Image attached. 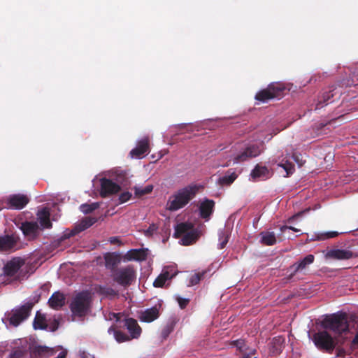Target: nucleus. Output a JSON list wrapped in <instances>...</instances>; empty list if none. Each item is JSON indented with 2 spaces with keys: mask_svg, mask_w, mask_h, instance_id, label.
<instances>
[{
  "mask_svg": "<svg viewBox=\"0 0 358 358\" xmlns=\"http://www.w3.org/2000/svg\"><path fill=\"white\" fill-rule=\"evenodd\" d=\"M199 187L196 185H189L178 189L169 199L166 209L176 211L184 208L193 199L199 192Z\"/></svg>",
  "mask_w": 358,
  "mask_h": 358,
  "instance_id": "f257e3e1",
  "label": "nucleus"
},
{
  "mask_svg": "<svg viewBox=\"0 0 358 358\" xmlns=\"http://www.w3.org/2000/svg\"><path fill=\"white\" fill-rule=\"evenodd\" d=\"M321 326L324 329L331 331L337 338L349 331V324L345 313H337L327 315L321 322Z\"/></svg>",
  "mask_w": 358,
  "mask_h": 358,
  "instance_id": "f03ea898",
  "label": "nucleus"
},
{
  "mask_svg": "<svg viewBox=\"0 0 358 358\" xmlns=\"http://www.w3.org/2000/svg\"><path fill=\"white\" fill-rule=\"evenodd\" d=\"M92 296L88 291H82L76 294L71 299L69 308L72 316L85 317L91 309Z\"/></svg>",
  "mask_w": 358,
  "mask_h": 358,
  "instance_id": "7ed1b4c3",
  "label": "nucleus"
},
{
  "mask_svg": "<svg viewBox=\"0 0 358 358\" xmlns=\"http://www.w3.org/2000/svg\"><path fill=\"white\" fill-rule=\"evenodd\" d=\"M201 232L198 228H194L190 222H181L176 227L174 236H182L181 242L183 245H189L194 243L200 237Z\"/></svg>",
  "mask_w": 358,
  "mask_h": 358,
  "instance_id": "20e7f679",
  "label": "nucleus"
},
{
  "mask_svg": "<svg viewBox=\"0 0 358 358\" xmlns=\"http://www.w3.org/2000/svg\"><path fill=\"white\" fill-rule=\"evenodd\" d=\"M136 274L135 266L129 264L114 270L111 273V278L117 285L127 288L136 281Z\"/></svg>",
  "mask_w": 358,
  "mask_h": 358,
  "instance_id": "39448f33",
  "label": "nucleus"
},
{
  "mask_svg": "<svg viewBox=\"0 0 358 358\" xmlns=\"http://www.w3.org/2000/svg\"><path fill=\"white\" fill-rule=\"evenodd\" d=\"M116 182L103 178L100 180L101 189L100 195L102 198H106L110 195L119 192L121 189L120 185H126L127 182V173L121 171L117 175Z\"/></svg>",
  "mask_w": 358,
  "mask_h": 358,
  "instance_id": "423d86ee",
  "label": "nucleus"
},
{
  "mask_svg": "<svg viewBox=\"0 0 358 358\" xmlns=\"http://www.w3.org/2000/svg\"><path fill=\"white\" fill-rule=\"evenodd\" d=\"M313 341L315 346L322 351L331 353L338 343V338H333L327 331H320L313 335Z\"/></svg>",
  "mask_w": 358,
  "mask_h": 358,
  "instance_id": "0eeeda50",
  "label": "nucleus"
},
{
  "mask_svg": "<svg viewBox=\"0 0 358 358\" xmlns=\"http://www.w3.org/2000/svg\"><path fill=\"white\" fill-rule=\"evenodd\" d=\"M285 90V87L282 83H273L268 85L266 89L258 92L255 95V99L261 102H266L282 96Z\"/></svg>",
  "mask_w": 358,
  "mask_h": 358,
  "instance_id": "6e6552de",
  "label": "nucleus"
},
{
  "mask_svg": "<svg viewBox=\"0 0 358 358\" xmlns=\"http://www.w3.org/2000/svg\"><path fill=\"white\" fill-rule=\"evenodd\" d=\"M33 306L32 303H27L18 309L13 310L8 317L10 324L17 327L22 322L27 320L30 315Z\"/></svg>",
  "mask_w": 358,
  "mask_h": 358,
  "instance_id": "1a4fd4ad",
  "label": "nucleus"
},
{
  "mask_svg": "<svg viewBox=\"0 0 358 358\" xmlns=\"http://www.w3.org/2000/svg\"><path fill=\"white\" fill-rule=\"evenodd\" d=\"M342 93V90L336 86H330L328 90L323 91L321 95L318 96L315 110L320 109L327 105L331 98L339 99Z\"/></svg>",
  "mask_w": 358,
  "mask_h": 358,
  "instance_id": "9d476101",
  "label": "nucleus"
},
{
  "mask_svg": "<svg viewBox=\"0 0 358 358\" xmlns=\"http://www.w3.org/2000/svg\"><path fill=\"white\" fill-rule=\"evenodd\" d=\"M19 238L15 234L0 235V252H11L17 249Z\"/></svg>",
  "mask_w": 358,
  "mask_h": 358,
  "instance_id": "9b49d317",
  "label": "nucleus"
},
{
  "mask_svg": "<svg viewBox=\"0 0 358 358\" xmlns=\"http://www.w3.org/2000/svg\"><path fill=\"white\" fill-rule=\"evenodd\" d=\"M20 229L22 231L23 235L29 241L36 239L39 236L41 230L38 224L36 222L32 221L22 222Z\"/></svg>",
  "mask_w": 358,
  "mask_h": 358,
  "instance_id": "f8f14e48",
  "label": "nucleus"
},
{
  "mask_svg": "<svg viewBox=\"0 0 358 358\" xmlns=\"http://www.w3.org/2000/svg\"><path fill=\"white\" fill-rule=\"evenodd\" d=\"M29 199L27 195L15 194L10 195L7 199V208L15 210L24 208L29 203Z\"/></svg>",
  "mask_w": 358,
  "mask_h": 358,
  "instance_id": "ddd939ff",
  "label": "nucleus"
},
{
  "mask_svg": "<svg viewBox=\"0 0 358 358\" xmlns=\"http://www.w3.org/2000/svg\"><path fill=\"white\" fill-rule=\"evenodd\" d=\"M260 147L257 145L248 146L243 152L238 154L234 159V163L245 162L251 158L256 157L261 154Z\"/></svg>",
  "mask_w": 358,
  "mask_h": 358,
  "instance_id": "4468645a",
  "label": "nucleus"
},
{
  "mask_svg": "<svg viewBox=\"0 0 358 358\" xmlns=\"http://www.w3.org/2000/svg\"><path fill=\"white\" fill-rule=\"evenodd\" d=\"M24 260L21 257H14L8 261L3 266V273L6 276L13 277L24 264Z\"/></svg>",
  "mask_w": 358,
  "mask_h": 358,
  "instance_id": "2eb2a0df",
  "label": "nucleus"
},
{
  "mask_svg": "<svg viewBox=\"0 0 358 358\" xmlns=\"http://www.w3.org/2000/svg\"><path fill=\"white\" fill-rule=\"evenodd\" d=\"M105 266L107 269L110 270L112 273L114 270L119 267L117 266L121 263L122 256L117 252H107L103 256Z\"/></svg>",
  "mask_w": 358,
  "mask_h": 358,
  "instance_id": "dca6fc26",
  "label": "nucleus"
},
{
  "mask_svg": "<svg viewBox=\"0 0 358 358\" xmlns=\"http://www.w3.org/2000/svg\"><path fill=\"white\" fill-rule=\"evenodd\" d=\"M326 258L336 260H346L355 257L354 253L349 250L345 249H331L329 250L326 255Z\"/></svg>",
  "mask_w": 358,
  "mask_h": 358,
  "instance_id": "f3484780",
  "label": "nucleus"
},
{
  "mask_svg": "<svg viewBox=\"0 0 358 358\" xmlns=\"http://www.w3.org/2000/svg\"><path fill=\"white\" fill-rule=\"evenodd\" d=\"M215 205V203L213 200L205 199L199 206L200 217L206 220H208L213 213Z\"/></svg>",
  "mask_w": 358,
  "mask_h": 358,
  "instance_id": "a211bd4d",
  "label": "nucleus"
},
{
  "mask_svg": "<svg viewBox=\"0 0 358 358\" xmlns=\"http://www.w3.org/2000/svg\"><path fill=\"white\" fill-rule=\"evenodd\" d=\"M149 151V139L144 138L140 140L135 148L131 150L130 155L132 157L141 158Z\"/></svg>",
  "mask_w": 358,
  "mask_h": 358,
  "instance_id": "6ab92c4d",
  "label": "nucleus"
},
{
  "mask_svg": "<svg viewBox=\"0 0 358 358\" xmlns=\"http://www.w3.org/2000/svg\"><path fill=\"white\" fill-rule=\"evenodd\" d=\"M66 303L65 295L60 292H54L48 299L49 306L54 310H59Z\"/></svg>",
  "mask_w": 358,
  "mask_h": 358,
  "instance_id": "aec40b11",
  "label": "nucleus"
},
{
  "mask_svg": "<svg viewBox=\"0 0 358 358\" xmlns=\"http://www.w3.org/2000/svg\"><path fill=\"white\" fill-rule=\"evenodd\" d=\"M159 317V308L155 306L141 313L139 320L144 322H152Z\"/></svg>",
  "mask_w": 358,
  "mask_h": 358,
  "instance_id": "412c9836",
  "label": "nucleus"
},
{
  "mask_svg": "<svg viewBox=\"0 0 358 358\" xmlns=\"http://www.w3.org/2000/svg\"><path fill=\"white\" fill-rule=\"evenodd\" d=\"M124 326L129 332L131 339L138 338L140 336L142 330L135 319L126 318L124 320Z\"/></svg>",
  "mask_w": 358,
  "mask_h": 358,
  "instance_id": "4be33fe9",
  "label": "nucleus"
},
{
  "mask_svg": "<svg viewBox=\"0 0 358 358\" xmlns=\"http://www.w3.org/2000/svg\"><path fill=\"white\" fill-rule=\"evenodd\" d=\"M147 255V250L145 249H131L125 255V259L129 261L135 260L142 262L146 259Z\"/></svg>",
  "mask_w": 358,
  "mask_h": 358,
  "instance_id": "5701e85b",
  "label": "nucleus"
},
{
  "mask_svg": "<svg viewBox=\"0 0 358 358\" xmlns=\"http://www.w3.org/2000/svg\"><path fill=\"white\" fill-rule=\"evenodd\" d=\"M314 260V255H308L300 262L294 263L293 265L290 266V268L293 271L292 275H294L297 272L306 268V266L313 263Z\"/></svg>",
  "mask_w": 358,
  "mask_h": 358,
  "instance_id": "b1692460",
  "label": "nucleus"
},
{
  "mask_svg": "<svg viewBox=\"0 0 358 358\" xmlns=\"http://www.w3.org/2000/svg\"><path fill=\"white\" fill-rule=\"evenodd\" d=\"M269 170L265 166L257 164L252 169L250 176L255 180L257 179H264L268 178Z\"/></svg>",
  "mask_w": 358,
  "mask_h": 358,
  "instance_id": "393cba45",
  "label": "nucleus"
},
{
  "mask_svg": "<svg viewBox=\"0 0 358 358\" xmlns=\"http://www.w3.org/2000/svg\"><path fill=\"white\" fill-rule=\"evenodd\" d=\"M238 175L233 169H229L225 175L218 179V184L221 186H229L237 178Z\"/></svg>",
  "mask_w": 358,
  "mask_h": 358,
  "instance_id": "a878e982",
  "label": "nucleus"
},
{
  "mask_svg": "<svg viewBox=\"0 0 358 358\" xmlns=\"http://www.w3.org/2000/svg\"><path fill=\"white\" fill-rule=\"evenodd\" d=\"M261 241L260 242L264 245H273L276 243V236L273 231H262L260 233Z\"/></svg>",
  "mask_w": 358,
  "mask_h": 358,
  "instance_id": "bb28decb",
  "label": "nucleus"
},
{
  "mask_svg": "<svg viewBox=\"0 0 358 358\" xmlns=\"http://www.w3.org/2000/svg\"><path fill=\"white\" fill-rule=\"evenodd\" d=\"M96 292L105 297L113 299L118 296V291L115 290L112 287L103 285H99L96 287Z\"/></svg>",
  "mask_w": 358,
  "mask_h": 358,
  "instance_id": "cd10ccee",
  "label": "nucleus"
},
{
  "mask_svg": "<svg viewBox=\"0 0 358 358\" xmlns=\"http://www.w3.org/2000/svg\"><path fill=\"white\" fill-rule=\"evenodd\" d=\"M38 220L43 229H50L52 224L50 220V213L46 209H43L38 214Z\"/></svg>",
  "mask_w": 358,
  "mask_h": 358,
  "instance_id": "c85d7f7f",
  "label": "nucleus"
},
{
  "mask_svg": "<svg viewBox=\"0 0 358 358\" xmlns=\"http://www.w3.org/2000/svg\"><path fill=\"white\" fill-rule=\"evenodd\" d=\"M33 355L36 358H48L52 355V350L46 346H37L33 351Z\"/></svg>",
  "mask_w": 358,
  "mask_h": 358,
  "instance_id": "c756f323",
  "label": "nucleus"
},
{
  "mask_svg": "<svg viewBox=\"0 0 358 358\" xmlns=\"http://www.w3.org/2000/svg\"><path fill=\"white\" fill-rule=\"evenodd\" d=\"M108 331L109 334H113L115 340L118 343L129 341L131 339V337L127 335L125 333L119 330H116L115 328L113 327H110L108 329Z\"/></svg>",
  "mask_w": 358,
  "mask_h": 358,
  "instance_id": "7c9ffc66",
  "label": "nucleus"
},
{
  "mask_svg": "<svg viewBox=\"0 0 358 358\" xmlns=\"http://www.w3.org/2000/svg\"><path fill=\"white\" fill-rule=\"evenodd\" d=\"M33 326L35 329H46L48 325L46 324L45 316L36 314L33 322Z\"/></svg>",
  "mask_w": 358,
  "mask_h": 358,
  "instance_id": "2f4dec72",
  "label": "nucleus"
},
{
  "mask_svg": "<svg viewBox=\"0 0 358 358\" xmlns=\"http://www.w3.org/2000/svg\"><path fill=\"white\" fill-rule=\"evenodd\" d=\"M176 325V322L173 320H169L163 327L161 336L165 340L166 339L170 334L173 331Z\"/></svg>",
  "mask_w": 358,
  "mask_h": 358,
  "instance_id": "473e14b6",
  "label": "nucleus"
},
{
  "mask_svg": "<svg viewBox=\"0 0 358 358\" xmlns=\"http://www.w3.org/2000/svg\"><path fill=\"white\" fill-rule=\"evenodd\" d=\"M97 221V219L96 217H86L84 219H83L79 224L80 230L83 231L85 229H87V228L90 227L92 225H93Z\"/></svg>",
  "mask_w": 358,
  "mask_h": 358,
  "instance_id": "72a5a7b5",
  "label": "nucleus"
},
{
  "mask_svg": "<svg viewBox=\"0 0 358 358\" xmlns=\"http://www.w3.org/2000/svg\"><path fill=\"white\" fill-rule=\"evenodd\" d=\"M99 206L100 204L99 202H94L90 204L84 203L80 206V208L83 213L89 214L99 208Z\"/></svg>",
  "mask_w": 358,
  "mask_h": 358,
  "instance_id": "f704fd0d",
  "label": "nucleus"
},
{
  "mask_svg": "<svg viewBox=\"0 0 358 358\" xmlns=\"http://www.w3.org/2000/svg\"><path fill=\"white\" fill-rule=\"evenodd\" d=\"M152 189H153V186L152 185H147L145 187H134L135 195L137 197H141V196H142L143 195L150 194L152 191Z\"/></svg>",
  "mask_w": 358,
  "mask_h": 358,
  "instance_id": "c9c22d12",
  "label": "nucleus"
},
{
  "mask_svg": "<svg viewBox=\"0 0 358 358\" xmlns=\"http://www.w3.org/2000/svg\"><path fill=\"white\" fill-rule=\"evenodd\" d=\"M206 271H202L192 275L189 281V286H193L199 283V282L204 278Z\"/></svg>",
  "mask_w": 358,
  "mask_h": 358,
  "instance_id": "e433bc0d",
  "label": "nucleus"
},
{
  "mask_svg": "<svg viewBox=\"0 0 358 358\" xmlns=\"http://www.w3.org/2000/svg\"><path fill=\"white\" fill-rule=\"evenodd\" d=\"M279 166L282 167L287 173V176L292 174L295 170L294 165L288 161H286L285 163L281 162L278 164Z\"/></svg>",
  "mask_w": 358,
  "mask_h": 358,
  "instance_id": "4c0bfd02",
  "label": "nucleus"
},
{
  "mask_svg": "<svg viewBox=\"0 0 358 358\" xmlns=\"http://www.w3.org/2000/svg\"><path fill=\"white\" fill-rule=\"evenodd\" d=\"M338 234H339L338 232L334 231L322 233V234L317 235V240H326V239H329V238H332L338 236Z\"/></svg>",
  "mask_w": 358,
  "mask_h": 358,
  "instance_id": "58836bf2",
  "label": "nucleus"
},
{
  "mask_svg": "<svg viewBox=\"0 0 358 358\" xmlns=\"http://www.w3.org/2000/svg\"><path fill=\"white\" fill-rule=\"evenodd\" d=\"M231 345L236 347L241 352L245 350V342L243 339H238L232 341Z\"/></svg>",
  "mask_w": 358,
  "mask_h": 358,
  "instance_id": "ea45409f",
  "label": "nucleus"
},
{
  "mask_svg": "<svg viewBox=\"0 0 358 358\" xmlns=\"http://www.w3.org/2000/svg\"><path fill=\"white\" fill-rule=\"evenodd\" d=\"M158 229V226L155 224H152L149 226V227L145 231V235L146 236H151L155 233Z\"/></svg>",
  "mask_w": 358,
  "mask_h": 358,
  "instance_id": "a19ab883",
  "label": "nucleus"
},
{
  "mask_svg": "<svg viewBox=\"0 0 358 358\" xmlns=\"http://www.w3.org/2000/svg\"><path fill=\"white\" fill-rule=\"evenodd\" d=\"M131 197V194L129 192H124L120 194L119 196V200L120 203H123L127 202Z\"/></svg>",
  "mask_w": 358,
  "mask_h": 358,
  "instance_id": "79ce46f5",
  "label": "nucleus"
},
{
  "mask_svg": "<svg viewBox=\"0 0 358 358\" xmlns=\"http://www.w3.org/2000/svg\"><path fill=\"white\" fill-rule=\"evenodd\" d=\"M165 282H166L165 280L163 278V277L161 275H159L155 280V281L153 282V285L155 287H162L164 285Z\"/></svg>",
  "mask_w": 358,
  "mask_h": 358,
  "instance_id": "37998d69",
  "label": "nucleus"
},
{
  "mask_svg": "<svg viewBox=\"0 0 358 358\" xmlns=\"http://www.w3.org/2000/svg\"><path fill=\"white\" fill-rule=\"evenodd\" d=\"M228 241H229L228 235L222 234V235H220V243L219 244V248L223 249L225 247V245H227V243H228Z\"/></svg>",
  "mask_w": 358,
  "mask_h": 358,
  "instance_id": "c03bdc74",
  "label": "nucleus"
},
{
  "mask_svg": "<svg viewBox=\"0 0 358 358\" xmlns=\"http://www.w3.org/2000/svg\"><path fill=\"white\" fill-rule=\"evenodd\" d=\"M177 301H178L180 308L184 309L188 305V303L189 302V299L178 296V297H177Z\"/></svg>",
  "mask_w": 358,
  "mask_h": 358,
  "instance_id": "a18cd8bd",
  "label": "nucleus"
},
{
  "mask_svg": "<svg viewBox=\"0 0 358 358\" xmlns=\"http://www.w3.org/2000/svg\"><path fill=\"white\" fill-rule=\"evenodd\" d=\"M160 275L163 277L165 281L169 279H171L174 276V275L171 274L170 272L167 270H164Z\"/></svg>",
  "mask_w": 358,
  "mask_h": 358,
  "instance_id": "49530a36",
  "label": "nucleus"
},
{
  "mask_svg": "<svg viewBox=\"0 0 358 358\" xmlns=\"http://www.w3.org/2000/svg\"><path fill=\"white\" fill-rule=\"evenodd\" d=\"M287 229H290V230H292L295 232H299L300 230L294 227H291V226H286V225H284V226H282L280 227V231L281 232H285Z\"/></svg>",
  "mask_w": 358,
  "mask_h": 358,
  "instance_id": "de8ad7c7",
  "label": "nucleus"
},
{
  "mask_svg": "<svg viewBox=\"0 0 358 358\" xmlns=\"http://www.w3.org/2000/svg\"><path fill=\"white\" fill-rule=\"evenodd\" d=\"M22 355H23L22 352L20 350H17L11 353L10 357L11 358H22Z\"/></svg>",
  "mask_w": 358,
  "mask_h": 358,
  "instance_id": "09e8293b",
  "label": "nucleus"
},
{
  "mask_svg": "<svg viewBox=\"0 0 358 358\" xmlns=\"http://www.w3.org/2000/svg\"><path fill=\"white\" fill-rule=\"evenodd\" d=\"M256 352L255 350H252L249 353H245L243 355L242 358H252V355H255Z\"/></svg>",
  "mask_w": 358,
  "mask_h": 358,
  "instance_id": "8fccbe9b",
  "label": "nucleus"
},
{
  "mask_svg": "<svg viewBox=\"0 0 358 358\" xmlns=\"http://www.w3.org/2000/svg\"><path fill=\"white\" fill-rule=\"evenodd\" d=\"M109 241L112 244H116L120 243V240L117 237H110Z\"/></svg>",
  "mask_w": 358,
  "mask_h": 358,
  "instance_id": "3c124183",
  "label": "nucleus"
},
{
  "mask_svg": "<svg viewBox=\"0 0 358 358\" xmlns=\"http://www.w3.org/2000/svg\"><path fill=\"white\" fill-rule=\"evenodd\" d=\"M76 234V232L75 231H71L68 234H64V238H69L71 236H73Z\"/></svg>",
  "mask_w": 358,
  "mask_h": 358,
  "instance_id": "603ef678",
  "label": "nucleus"
},
{
  "mask_svg": "<svg viewBox=\"0 0 358 358\" xmlns=\"http://www.w3.org/2000/svg\"><path fill=\"white\" fill-rule=\"evenodd\" d=\"M352 344L354 345H358V333L354 337V338H353V340L352 341Z\"/></svg>",
  "mask_w": 358,
  "mask_h": 358,
  "instance_id": "864d4df0",
  "label": "nucleus"
},
{
  "mask_svg": "<svg viewBox=\"0 0 358 358\" xmlns=\"http://www.w3.org/2000/svg\"><path fill=\"white\" fill-rule=\"evenodd\" d=\"M113 317L115 318L116 321L118 322L121 319V313H114Z\"/></svg>",
  "mask_w": 358,
  "mask_h": 358,
  "instance_id": "5fc2aeb1",
  "label": "nucleus"
},
{
  "mask_svg": "<svg viewBox=\"0 0 358 358\" xmlns=\"http://www.w3.org/2000/svg\"><path fill=\"white\" fill-rule=\"evenodd\" d=\"M58 328V323H56L54 324L53 327L52 328L51 331H55Z\"/></svg>",
  "mask_w": 358,
  "mask_h": 358,
  "instance_id": "6e6d98bb",
  "label": "nucleus"
},
{
  "mask_svg": "<svg viewBox=\"0 0 358 358\" xmlns=\"http://www.w3.org/2000/svg\"><path fill=\"white\" fill-rule=\"evenodd\" d=\"M302 213H297L296 215H294L293 217H292L291 218H289V222H290L291 220H294L295 217L299 216Z\"/></svg>",
  "mask_w": 358,
  "mask_h": 358,
  "instance_id": "4d7b16f0",
  "label": "nucleus"
},
{
  "mask_svg": "<svg viewBox=\"0 0 358 358\" xmlns=\"http://www.w3.org/2000/svg\"><path fill=\"white\" fill-rule=\"evenodd\" d=\"M93 358H94V357H93Z\"/></svg>",
  "mask_w": 358,
  "mask_h": 358,
  "instance_id": "13d9d810",
  "label": "nucleus"
}]
</instances>
